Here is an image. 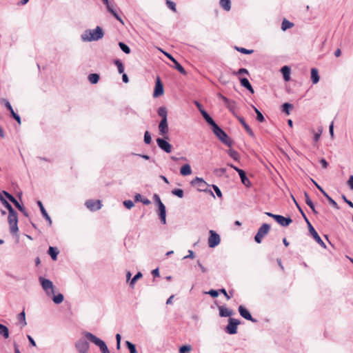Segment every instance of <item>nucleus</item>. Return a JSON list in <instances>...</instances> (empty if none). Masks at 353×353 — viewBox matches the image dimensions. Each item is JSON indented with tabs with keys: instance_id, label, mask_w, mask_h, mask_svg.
<instances>
[{
	"instance_id": "nucleus-1",
	"label": "nucleus",
	"mask_w": 353,
	"mask_h": 353,
	"mask_svg": "<svg viewBox=\"0 0 353 353\" xmlns=\"http://www.w3.org/2000/svg\"><path fill=\"white\" fill-rule=\"evenodd\" d=\"M104 36V32L103 29L100 26H97L94 29L85 30L81 37L83 41H98L102 39Z\"/></svg>"
},
{
	"instance_id": "nucleus-2",
	"label": "nucleus",
	"mask_w": 353,
	"mask_h": 353,
	"mask_svg": "<svg viewBox=\"0 0 353 353\" xmlns=\"http://www.w3.org/2000/svg\"><path fill=\"white\" fill-rule=\"evenodd\" d=\"M84 336L87 340L98 346L102 353H110L105 343L92 333L85 332Z\"/></svg>"
},
{
	"instance_id": "nucleus-3",
	"label": "nucleus",
	"mask_w": 353,
	"mask_h": 353,
	"mask_svg": "<svg viewBox=\"0 0 353 353\" xmlns=\"http://www.w3.org/2000/svg\"><path fill=\"white\" fill-rule=\"evenodd\" d=\"M213 133L216 137L225 145L231 147L233 141L229 137L228 134L219 126L216 125L212 130Z\"/></svg>"
},
{
	"instance_id": "nucleus-4",
	"label": "nucleus",
	"mask_w": 353,
	"mask_h": 353,
	"mask_svg": "<svg viewBox=\"0 0 353 353\" xmlns=\"http://www.w3.org/2000/svg\"><path fill=\"white\" fill-rule=\"evenodd\" d=\"M265 214L269 217L272 218L278 224L283 227H288L292 223L290 216L285 217L280 214H275L272 212H266Z\"/></svg>"
},
{
	"instance_id": "nucleus-5",
	"label": "nucleus",
	"mask_w": 353,
	"mask_h": 353,
	"mask_svg": "<svg viewBox=\"0 0 353 353\" xmlns=\"http://www.w3.org/2000/svg\"><path fill=\"white\" fill-rule=\"evenodd\" d=\"M8 221L10 225V232L12 234H15L19 232L18 228V213L14 212L8 213Z\"/></svg>"
},
{
	"instance_id": "nucleus-6",
	"label": "nucleus",
	"mask_w": 353,
	"mask_h": 353,
	"mask_svg": "<svg viewBox=\"0 0 353 353\" xmlns=\"http://www.w3.org/2000/svg\"><path fill=\"white\" fill-rule=\"evenodd\" d=\"M241 323L239 319L229 318L228 323L224 328L225 332L228 334L233 335L237 333L238 325Z\"/></svg>"
},
{
	"instance_id": "nucleus-7",
	"label": "nucleus",
	"mask_w": 353,
	"mask_h": 353,
	"mask_svg": "<svg viewBox=\"0 0 353 353\" xmlns=\"http://www.w3.org/2000/svg\"><path fill=\"white\" fill-rule=\"evenodd\" d=\"M270 230V225L268 223H263L259 228L256 234L254 236V241L257 243L262 242L263 238L268 234Z\"/></svg>"
},
{
	"instance_id": "nucleus-8",
	"label": "nucleus",
	"mask_w": 353,
	"mask_h": 353,
	"mask_svg": "<svg viewBox=\"0 0 353 353\" xmlns=\"http://www.w3.org/2000/svg\"><path fill=\"white\" fill-rule=\"evenodd\" d=\"M168 136L163 137V138H157L156 139L158 147L166 153L172 152V145L168 142Z\"/></svg>"
},
{
	"instance_id": "nucleus-9",
	"label": "nucleus",
	"mask_w": 353,
	"mask_h": 353,
	"mask_svg": "<svg viewBox=\"0 0 353 353\" xmlns=\"http://www.w3.org/2000/svg\"><path fill=\"white\" fill-rule=\"evenodd\" d=\"M39 281L42 288L48 296L50 295V294L54 293L53 283L50 279L40 276Z\"/></svg>"
},
{
	"instance_id": "nucleus-10",
	"label": "nucleus",
	"mask_w": 353,
	"mask_h": 353,
	"mask_svg": "<svg viewBox=\"0 0 353 353\" xmlns=\"http://www.w3.org/2000/svg\"><path fill=\"white\" fill-rule=\"evenodd\" d=\"M221 242V238L218 233L211 230L209 232L208 246L211 248L216 247Z\"/></svg>"
},
{
	"instance_id": "nucleus-11",
	"label": "nucleus",
	"mask_w": 353,
	"mask_h": 353,
	"mask_svg": "<svg viewBox=\"0 0 353 353\" xmlns=\"http://www.w3.org/2000/svg\"><path fill=\"white\" fill-rule=\"evenodd\" d=\"M164 54L165 57L170 60L173 65H172V67L176 69L177 71H179L182 74H186L187 72L185 70V68L182 66V65L179 63L176 59L170 53L164 52Z\"/></svg>"
},
{
	"instance_id": "nucleus-12",
	"label": "nucleus",
	"mask_w": 353,
	"mask_h": 353,
	"mask_svg": "<svg viewBox=\"0 0 353 353\" xmlns=\"http://www.w3.org/2000/svg\"><path fill=\"white\" fill-rule=\"evenodd\" d=\"M89 343L85 339L81 338L75 343V347L79 353H88Z\"/></svg>"
},
{
	"instance_id": "nucleus-13",
	"label": "nucleus",
	"mask_w": 353,
	"mask_h": 353,
	"mask_svg": "<svg viewBox=\"0 0 353 353\" xmlns=\"http://www.w3.org/2000/svg\"><path fill=\"white\" fill-rule=\"evenodd\" d=\"M190 183L192 186H196L198 191L207 192L206 186L208 185L203 178L196 176L190 182Z\"/></svg>"
},
{
	"instance_id": "nucleus-14",
	"label": "nucleus",
	"mask_w": 353,
	"mask_h": 353,
	"mask_svg": "<svg viewBox=\"0 0 353 353\" xmlns=\"http://www.w3.org/2000/svg\"><path fill=\"white\" fill-rule=\"evenodd\" d=\"M307 225L308 231L310 233L311 236L313 237V239L315 240V241L319 244L322 248H326V245L325 243L323 241L320 236L319 235L318 232L316 231L314 228L312 226V225L309 223Z\"/></svg>"
},
{
	"instance_id": "nucleus-15",
	"label": "nucleus",
	"mask_w": 353,
	"mask_h": 353,
	"mask_svg": "<svg viewBox=\"0 0 353 353\" xmlns=\"http://www.w3.org/2000/svg\"><path fill=\"white\" fill-rule=\"evenodd\" d=\"M103 3L105 5L108 11L119 21H120L122 24H123V21L121 17L119 15L116 9L114 8L112 4L110 3L109 0H101Z\"/></svg>"
},
{
	"instance_id": "nucleus-16",
	"label": "nucleus",
	"mask_w": 353,
	"mask_h": 353,
	"mask_svg": "<svg viewBox=\"0 0 353 353\" xmlns=\"http://www.w3.org/2000/svg\"><path fill=\"white\" fill-rule=\"evenodd\" d=\"M164 92L163 84L159 77H157L155 81L154 89L153 92V97L157 98L161 96Z\"/></svg>"
},
{
	"instance_id": "nucleus-17",
	"label": "nucleus",
	"mask_w": 353,
	"mask_h": 353,
	"mask_svg": "<svg viewBox=\"0 0 353 353\" xmlns=\"http://www.w3.org/2000/svg\"><path fill=\"white\" fill-rule=\"evenodd\" d=\"M238 311L240 314V315L244 318L245 319L248 321H250L252 323H257V319L252 317L249 310L244 307L243 305H241L239 306Z\"/></svg>"
},
{
	"instance_id": "nucleus-18",
	"label": "nucleus",
	"mask_w": 353,
	"mask_h": 353,
	"mask_svg": "<svg viewBox=\"0 0 353 353\" xmlns=\"http://www.w3.org/2000/svg\"><path fill=\"white\" fill-rule=\"evenodd\" d=\"M85 205L90 211H97L102 207L100 200L88 199L85 201Z\"/></svg>"
},
{
	"instance_id": "nucleus-19",
	"label": "nucleus",
	"mask_w": 353,
	"mask_h": 353,
	"mask_svg": "<svg viewBox=\"0 0 353 353\" xmlns=\"http://www.w3.org/2000/svg\"><path fill=\"white\" fill-rule=\"evenodd\" d=\"M3 101L4 102L5 107L10 112V117L14 119L20 125L21 123L20 116L14 111L10 103L8 100L3 99Z\"/></svg>"
},
{
	"instance_id": "nucleus-20",
	"label": "nucleus",
	"mask_w": 353,
	"mask_h": 353,
	"mask_svg": "<svg viewBox=\"0 0 353 353\" xmlns=\"http://www.w3.org/2000/svg\"><path fill=\"white\" fill-rule=\"evenodd\" d=\"M235 171H236L239 175L241 183L247 188H250L252 185L250 179L247 176L246 172L239 168H235Z\"/></svg>"
},
{
	"instance_id": "nucleus-21",
	"label": "nucleus",
	"mask_w": 353,
	"mask_h": 353,
	"mask_svg": "<svg viewBox=\"0 0 353 353\" xmlns=\"http://www.w3.org/2000/svg\"><path fill=\"white\" fill-rule=\"evenodd\" d=\"M158 128H159V134L161 136H163V137L168 136V133L169 132L168 120H161L159 123Z\"/></svg>"
},
{
	"instance_id": "nucleus-22",
	"label": "nucleus",
	"mask_w": 353,
	"mask_h": 353,
	"mask_svg": "<svg viewBox=\"0 0 353 353\" xmlns=\"http://www.w3.org/2000/svg\"><path fill=\"white\" fill-rule=\"evenodd\" d=\"M37 204L39 206L41 213L42 214V216L46 219V221L48 223V225L51 226L52 225V219L49 214H48L46 210L45 209L42 202L39 200L37 201Z\"/></svg>"
},
{
	"instance_id": "nucleus-23",
	"label": "nucleus",
	"mask_w": 353,
	"mask_h": 353,
	"mask_svg": "<svg viewBox=\"0 0 353 353\" xmlns=\"http://www.w3.org/2000/svg\"><path fill=\"white\" fill-rule=\"evenodd\" d=\"M157 214L162 224L166 223V208L164 204L158 206Z\"/></svg>"
},
{
	"instance_id": "nucleus-24",
	"label": "nucleus",
	"mask_w": 353,
	"mask_h": 353,
	"mask_svg": "<svg viewBox=\"0 0 353 353\" xmlns=\"http://www.w3.org/2000/svg\"><path fill=\"white\" fill-rule=\"evenodd\" d=\"M238 121L243 125L246 132L252 137H254V133L252 128L249 126V125L246 123L245 119L243 117L237 116L236 117Z\"/></svg>"
},
{
	"instance_id": "nucleus-25",
	"label": "nucleus",
	"mask_w": 353,
	"mask_h": 353,
	"mask_svg": "<svg viewBox=\"0 0 353 353\" xmlns=\"http://www.w3.org/2000/svg\"><path fill=\"white\" fill-rule=\"evenodd\" d=\"M221 97L224 102L227 108L232 112H234L236 108V103L234 101L230 100L223 95H221Z\"/></svg>"
},
{
	"instance_id": "nucleus-26",
	"label": "nucleus",
	"mask_w": 353,
	"mask_h": 353,
	"mask_svg": "<svg viewBox=\"0 0 353 353\" xmlns=\"http://www.w3.org/2000/svg\"><path fill=\"white\" fill-rule=\"evenodd\" d=\"M219 316L221 317H230L233 314V311L225 305L219 306Z\"/></svg>"
},
{
	"instance_id": "nucleus-27",
	"label": "nucleus",
	"mask_w": 353,
	"mask_h": 353,
	"mask_svg": "<svg viewBox=\"0 0 353 353\" xmlns=\"http://www.w3.org/2000/svg\"><path fill=\"white\" fill-rule=\"evenodd\" d=\"M239 81L241 85L245 88H246L250 92L254 93V89L250 83L249 80L246 77H240Z\"/></svg>"
},
{
	"instance_id": "nucleus-28",
	"label": "nucleus",
	"mask_w": 353,
	"mask_h": 353,
	"mask_svg": "<svg viewBox=\"0 0 353 353\" xmlns=\"http://www.w3.org/2000/svg\"><path fill=\"white\" fill-rule=\"evenodd\" d=\"M304 196L305 203L310 207V208L312 210V212L314 214H317L318 212L316 210L315 205L312 201L311 200L310 195L307 192H304Z\"/></svg>"
},
{
	"instance_id": "nucleus-29",
	"label": "nucleus",
	"mask_w": 353,
	"mask_h": 353,
	"mask_svg": "<svg viewBox=\"0 0 353 353\" xmlns=\"http://www.w3.org/2000/svg\"><path fill=\"white\" fill-rule=\"evenodd\" d=\"M281 72L283 74V77L285 81H289L290 80L291 68L290 66H283L281 68Z\"/></svg>"
},
{
	"instance_id": "nucleus-30",
	"label": "nucleus",
	"mask_w": 353,
	"mask_h": 353,
	"mask_svg": "<svg viewBox=\"0 0 353 353\" xmlns=\"http://www.w3.org/2000/svg\"><path fill=\"white\" fill-rule=\"evenodd\" d=\"M180 174L182 176H188L192 174V168L190 164L186 163L183 165L180 168Z\"/></svg>"
},
{
	"instance_id": "nucleus-31",
	"label": "nucleus",
	"mask_w": 353,
	"mask_h": 353,
	"mask_svg": "<svg viewBox=\"0 0 353 353\" xmlns=\"http://www.w3.org/2000/svg\"><path fill=\"white\" fill-rule=\"evenodd\" d=\"M320 79V76L319 74V71L316 68H312L311 69V81L313 84H316Z\"/></svg>"
},
{
	"instance_id": "nucleus-32",
	"label": "nucleus",
	"mask_w": 353,
	"mask_h": 353,
	"mask_svg": "<svg viewBox=\"0 0 353 353\" xmlns=\"http://www.w3.org/2000/svg\"><path fill=\"white\" fill-rule=\"evenodd\" d=\"M59 252L57 248L52 246H50L48 250V254L50 256L53 261H56L57 259Z\"/></svg>"
},
{
	"instance_id": "nucleus-33",
	"label": "nucleus",
	"mask_w": 353,
	"mask_h": 353,
	"mask_svg": "<svg viewBox=\"0 0 353 353\" xmlns=\"http://www.w3.org/2000/svg\"><path fill=\"white\" fill-rule=\"evenodd\" d=\"M293 108L294 106L292 103L286 102L281 105V111L285 114L289 115Z\"/></svg>"
},
{
	"instance_id": "nucleus-34",
	"label": "nucleus",
	"mask_w": 353,
	"mask_h": 353,
	"mask_svg": "<svg viewBox=\"0 0 353 353\" xmlns=\"http://www.w3.org/2000/svg\"><path fill=\"white\" fill-rule=\"evenodd\" d=\"M158 115L161 117V120H168V111L165 107L161 106L157 110Z\"/></svg>"
},
{
	"instance_id": "nucleus-35",
	"label": "nucleus",
	"mask_w": 353,
	"mask_h": 353,
	"mask_svg": "<svg viewBox=\"0 0 353 353\" xmlns=\"http://www.w3.org/2000/svg\"><path fill=\"white\" fill-rule=\"evenodd\" d=\"M88 79L91 84H97L100 79V75L98 73H91L88 76Z\"/></svg>"
},
{
	"instance_id": "nucleus-36",
	"label": "nucleus",
	"mask_w": 353,
	"mask_h": 353,
	"mask_svg": "<svg viewBox=\"0 0 353 353\" xmlns=\"http://www.w3.org/2000/svg\"><path fill=\"white\" fill-rule=\"evenodd\" d=\"M14 206L26 217H29V213L23 205L20 204L17 200L13 203Z\"/></svg>"
},
{
	"instance_id": "nucleus-37",
	"label": "nucleus",
	"mask_w": 353,
	"mask_h": 353,
	"mask_svg": "<svg viewBox=\"0 0 353 353\" xmlns=\"http://www.w3.org/2000/svg\"><path fill=\"white\" fill-rule=\"evenodd\" d=\"M292 199H293L296 208H298L299 212L301 213V216H303L304 221H305L307 225H308L309 223H310V221H309L308 218L307 217L305 213L304 212V211L303 210V209L301 208L300 205L298 203V202L296 201V199L293 196H292Z\"/></svg>"
},
{
	"instance_id": "nucleus-38",
	"label": "nucleus",
	"mask_w": 353,
	"mask_h": 353,
	"mask_svg": "<svg viewBox=\"0 0 353 353\" xmlns=\"http://www.w3.org/2000/svg\"><path fill=\"white\" fill-rule=\"evenodd\" d=\"M294 26V24L292 22L287 20L286 19H284L281 23V30L283 31H285V30L292 28Z\"/></svg>"
},
{
	"instance_id": "nucleus-39",
	"label": "nucleus",
	"mask_w": 353,
	"mask_h": 353,
	"mask_svg": "<svg viewBox=\"0 0 353 353\" xmlns=\"http://www.w3.org/2000/svg\"><path fill=\"white\" fill-rule=\"evenodd\" d=\"M252 108L254 109V110L256 114V121L260 123L264 122L265 117L263 115V114L261 113V112L259 109H257L254 105H252Z\"/></svg>"
},
{
	"instance_id": "nucleus-40",
	"label": "nucleus",
	"mask_w": 353,
	"mask_h": 353,
	"mask_svg": "<svg viewBox=\"0 0 353 353\" xmlns=\"http://www.w3.org/2000/svg\"><path fill=\"white\" fill-rule=\"evenodd\" d=\"M113 63L117 67L118 72L119 74L124 72V65L120 59H114Z\"/></svg>"
},
{
	"instance_id": "nucleus-41",
	"label": "nucleus",
	"mask_w": 353,
	"mask_h": 353,
	"mask_svg": "<svg viewBox=\"0 0 353 353\" xmlns=\"http://www.w3.org/2000/svg\"><path fill=\"white\" fill-rule=\"evenodd\" d=\"M228 154L234 161H239L240 155L239 152L233 149H229L227 151Z\"/></svg>"
},
{
	"instance_id": "nucleus-42",
	"label": "nucleus",
	"mask_w": 353,
	"mask_h": 353,
	"mask_svg": "<svg viewBox=\"0 0 353 353\" xmlns=\"http://www.w3.org/2000/svg\"><path fill=\"white\" fill-rule=\"evenodd\" d=\"M119 46L125 54H129L131 52L130 48L124 42L119 41Z\"/></svg>"
},
{
	"instance_id": "nucleus-43",
	"label": "nucleus",
	"mask_w": 353,
	"mask_h": 353,
	"mask_svg": "<svg viewBox=\"0 0 353 353\" xmlns=\"http://www.w3.org/2000/svg\"><path fill=\"white\" fill-rule=\"evenodd\" d=\"M0 334H1L5 339H8L9 337L8 328L1 323H0Z\"/></svg>"
},
{
	"instance_id": "nucleus-44",
	"label": "nucleus",
	"mask_w": 353,
	"mask_h": 353,
	"mask_svg": "<svg viewBox=\"0 0 353 353\" xmlns=\"http://www.w3.org/2000/svg\"><path fill=\"white\" fill-rule=\"evenodd\" d=\"M143 276V274L141 272H138L134 276L133 278L130 280V286L133 288L134 286V284L135 283L139 280L141 278H142Z\"/></svg>"
},
{
	"instance_id": "nucleus-45",
	"label": "nucleus",
	"mask_w": 353,
	"mask_h": 353,
	"mask_svg": "<svg viewBox=\"0 0 353 353\" xmlns=\"http://www.w3.org/2000/svg\"><path fill=\"white\" fill-rule=\"evenodd\" d=\"M125 344L130 353H137L136 345L134 343L129 341H125Z\"/></svg>"
},
{
	"instance_id": "nucleus-46",
	"label": "nucleus",
	"mask_w": 353,
	"mask_h": 353,
	"mask_svg": "<svg viewBox=\"0 0 353 353\" xmlns=\"http://www.w3.org/2000/svg\"><path fill=\"white\" fill-rule=\"evenodd\" d=\"M220 5L226 11H229L231 9L230 0H220Z\"/></svg>"
},
{
	"instance_id": "nucleus-47",
	"label": "nucleus",
	"mask_w": 353,
	"mask_h": 353,
	"mask_svg": "<svg viewBox=\"0 0 353 353\" xmlns=\"http://www.w3.org/2000/svg\"><path fill=\"white\" fill-rule=\"evenodd\" d=\"M203 119L208 123V124L211 126L212 130L218 125L210 114L207 115Z\"/></svg>"
},
{
	"instance_id": "nucleus-48",
	"label": "nucleus",
	"mask_w": 353,
	"mask_h": 353,
	"mask_svg": "<svg viewBox=\"0 0 353 353\" xmlns=\"http://www.w3.org/2000/svg\"><path fill=\"white\" fill-rule=\"evenodd\" d=\"M64 296L61 293H59L57 295H54L52 301L55 304H60L63 301Z\"/></svg>"
},
{
	"instance_id": "nucleus-49",
	"label": "nucleus",
	"mask_w": 353,
	"mask_h": 353,
	"mask_svg": "<svg viewBox=\"0 0 353 353\" xmlns=\"http://www.w3.org/2000/svg\"><path fill=\"white\" fill-rule=\"evenodd\" d=\"M172 194L180 199L184 196V192L182 189L180 188H174L172 190Z\"/></svg>"
},
{
	"instance_id": "nucleus-50",
	"label": "nucleus",
	"mask_w": 353,
	"mask_h": 353,
	"mask_svg": "<svg viewBox=\"0 0 353 353\" xmlns=\"http://www.w3.org/2000/svg\"><path fill=\"white\" fill-rule=\"evenodd\" d=\"M227 169L225 168H216L214 170V174L219 177H221L226 172Z\"/></svg>"
},
{
	"instance_id": "nucleus-51",
	"label": "nucleus",
	"mask_w": 353,
	"mask_h": 353,
	"mask_svg": "<svg viewBox=\"0 0 353 353\" xmlns=\"http://www.w3.org/2000/svg\"><path fill=\"white\" fill-rule=\"evenodd\" d=\"M18 319H19V323L22 325V326H25L27 324L26 321V314H25L24 310H23L21 312H20L18 314Z\"/></svg>"
},
{
	"instance_id": "nucleus-52",
	"label": "nucleus",
	"mask_w": 353,
	"mask_h": 353,
	"mask_svg": "<svg viewBox=\"0 0 353 353\" xmlns=\"http://www.w3.org/2000/svg\"><path fill=\"white\" fill-rule=\"evenodd\" d=\"M1 193L2 196L3 194L6 197V199H8L12 203L17 200V199L12 194H11L10 193L6 190H3L2 192H1Z\"/></svg>"
},
{
	"instance_id": "nucleus-53",
	"label": "nucleus",
	"mask_w": 353,
	"mask_h": 353,
	"mask_svg": "<svg viewBox=\"0 0 353 353\" xmlns=\"http://www.w3.org/2000/svg\"><path fill=\"white\" fill-rule=\"evenodd\" d=\"M144 143L147 145H149L152 143V137L151 134L149 131L146 130L144 133L143 138Z\"/></svg>"
},
{
	"instance_id": "nucleus-54",
	"label": "nucleus",
	"mask_w": 353,
	"mask_h": 353,
	"mask_svg": "<svg viewBox=\"0 0 353 353\" xmlns=\"http://www.w3.org/2000/svg\"><path fill=\"white\" fill-rule=\"evenodd\" d=\"M235 49L238 52H241L242 54H250L253 53V52H254L253 50H248V49H246V48H243V47H237V46H236Z\"/></svg>"
},
{
	"instance_id": "nucleus-55",
	"label": "nucleus",
	"mask_w": 353,
	"mask_h": 353,
	"mask_svg": "<svg viewBox=\"0 0 353 353\" xmlns=\"http://www.w3.org/2000/svg\"><path fill=\"white\" fill-rule=\"evenodd\" d=\"M234 75H242V74H249L248 70L246 68H241L239 69L237 71H234L232 72Z\"/></svg>"
},
{
	"instance_id": "nucleus-56",
	"label": "nucleus",
	"mask_w": 353,
	"mask_h": 353,
	"mask_svg": "<svg viewBox=\"0 0 353 353\" xmlns=\"http://www.w3.org/2000/svg\"><path fill=\"white\" fill-rule=\"evenodd\" d=\"M220 293L223 294L225 297L229 300L232 296L233 291H229L230 294L227 292L225 288L219 289Z\"/></svg>"
},
{
	"instance_id": "nucleus-57",
	"label": "nucleus",
	"mask_w": 353,
	"mask_h": 353,
	"mask_svg": "<svg viewBox=\"0 0 353 353\" xmlns=\"http://www.w3.org/2000/svg\"><path fill=\"white\" fill-rule=\"evenodd\" d=\"M219 293H220L219 290H214V289H211L208 292H206V294H209L212 298H216L219 296Z\"/></svg>"
},
{
	"instance_id": "nucleus-58",
	"label": "nucleus",
	"mask_w": 353,
	"mask_h": 353,
	"mask_svg": "<svg viewBox=\"0 0 353 353\" xmlns=\"http://www.w3.org/2000/svg\"><path fill=\"white\" fill-rule=\"evenodd\" d=\"M123 205L125 208L130 210L132 207H134V203L131 200H125L123 202Z\"/></svg>"
},
{
	"instance_id": "nucleus-59",
	"label": "nucleus",
	"mask_w": 353,
	"mask_h": 353,
	"mask_svg": "<svg viewBox=\"0 0 353 353\" xmlns=\"http://www.w3.org/2000/svg\"><path fill=\"white\" fill-rule=\"evenodd\" d=\"M167 6L172 11L176 12V3L171 0H166Z\"/></svg>"
},
{
	"instance_id": "nucleus-60",
	"label": "nucleus",
	"mask_w": 353,
	"mask_h": 353,
	"mask_svg": "<svg viewBox=\"0 0 353 353\" xmlns=\"http://www.w3.org/2000/svg\"><path fill=\"white\" fill-rule=\"evenodd\" d=\"M191 350V346L190 345H182L179 348V353H185L190 352Z\"/></svg>"
},
{
	"instance_id": "nucleus-61",
	"label": "nucleus",
	"mask_w": 353,
	"mask_h": 353,
	"mask_svg": "<svg viewBox=\"0 0 353 353\" xmlns=\"http://www.w3.org/2000/svg\"><path fill=\"white\" fill-rule=\"evenodd\" d=\"M212 188L214 190V191L215 192L216 196L219 197V198H222L223 197V194H222V192L220 190V188L216 185H212Z\"/></svg>"
},
{
	"instance_id": "nucleus-62",
	"label": "nucleus",
	"mask_w": 353,
	"mask_h": 353,
	"mask_svg": "<svg viewBox=\"0 0 353 353\" xmlns=\"http://www.w3.org/2000/svg\"><path fill=\"white\" fill-rule=\"evenodd\" d=\"M153 200L154 203L157 205V206L163 204L160 199V196L157 194H154L153 195Z\"/></svg>"
},
{
	"instance_id": "nucleus-63",
	"label": "nucleus",
	"mask_w": 353,
	"mask_h": 353,
	"mask_svg": "<svg viewBox=\"0 0 353 353\" xmlns=\"http://www.w3.org/2000/svg\"><path fill=\"white\" fill-rule=\"evenodd\" d=\"M329 203L336 210H339V205L337 204V203L330 196L328 199H327Z\"/></svg>"
},
{
	"instance_id": "nucleus-64",
	"label": "nucleus",
	"mask_w": 353,
	"mask_h": 353,
	"mask_svg": "<svg viewBox=\"0 0 353 353\" xmlns=\"http://www.w3.org/2000/svg\"><path fill=\"white\" fill-rule=\"evenodd\" d=\"M347 184L350 190H353V175L350 176Z\"/></svg>"
}]
</instances>
